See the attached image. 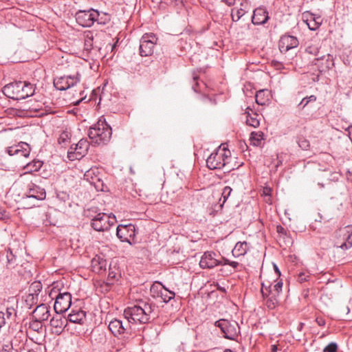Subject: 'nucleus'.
<instances>
[{"label": "nucleus", "instance_id": "nucleus-29", "mask_svg": "<svg viewBox=\"0 0 352 352\" xmlns=\"http://www.w3.org/2000/svg\"><path fill=\"white\" fill-rule=\"evenodd\" d=\"M256 102L261 106L267 104L270 100L267 90L261 89L256 92L255 96Z\"/></svg>", "mask_w": 352, "mask_h": 352}, {"label": "nucleus", "instance_id": "nucleus-51", "mask_svg": "<svg viewBox=\"0 0 352 352\" xmlns=\"http://www.w3.org/2000/svg\"><path fill=\"white\" fill-rule=\"evenodd\" d=\"M9 217L8 213L4 210L0 208V219L4 220Z\"/></svg>", "mask_w": 352, "mask_h": 352}, {"label": "nucleus", "instance_id": "nucleus-41", "mask_svg": "<svg viewBox=\"0 0 352 352\" xmlns=\"http://www.w3.org/2000/svg\"><path fill=\"white\" fill-rule=\"evenodd\" d=\"M42 320H38L35 318L30 322V329L34 331L38 332L42 329Z\"/></svg>", "mask_w": 352, "mask_h": 352}, {"label": "nucleus", "instance_id": "nucleus-13", "mask_svg": "<svg viewBox=\"0 0 352 352\" xmlns=\"http://www.w3.org/2000/svg\"><path fill=\"white\" fill-rule=\"evenodd\" d=\"M72 305V295L69 292L59 293L56 296L54 305V311L57 314L65 313Z\"/></svg>", "mask_w": 352, "mask_h": 352}, {"label": "nucleus", "instance_id": "nucleus-30", "mask_svg": "<svg viewBox=\"0 0 352 352\" xmlns=\"http://www.w3.org/2000/svg\"><path fill=\"white\" fill-rule=\"evenodd\" d=\"M91 339L96 343L104 344L106 342V333L104 331L96 329L91 333Z\"/></svg>", "mask_w": 352, "mask_h": 352}, {"label": "nucleus", "instance_id": "nucleus-28", "mask_svg": "<svg viewBox=\"0 0 352 352\" xmlns=\"http://www.w3.org/2000/svg\"><path fill=\"white\" fill-rule=\"evenodd\" d=\"M86 316L85 312L82 310L72 311L68 315V320L73 323L81 324Z\"/></svg>", "mask_w": 352, "mask_h": 352}, {"label": "nucleus", "instance_id": "nucleus-45", "mask_svg": "<svg viewBox=\"0 0 352 352\" xmlns=\"http://www.w3.org/2000/svg\"><path fill=\"white\" fill-rule=\"evenodd\" d=\"M118 274L116 272L112 271L109 267V271L107 276L108 284L111 285L118 278Z\"/></svg>", "mask_w": 352, "mask_h": 352}, {"label": "nucleus", "instance_id": "nucleus-52", "mask_svg": "<svg viewBox=\"0 0 352 352\" xmlns=\"http://www.w3.org/2000/svg\"><path fill=\"white\" fill-rule=\"evenodd\" d=\"M12 346L10 344H6L0 349V352H12Z\"/></svg>", "mask_w": 352, "mask_h": 352}, {"label": "nucleus", "instance_id": "nucleus-12", "mask_svg": "<svg viewBox=\"0 0 352 352\" xmlns=\"http://www.w3.org/2000/svg\"><path fill=\"white\" fill-rule=\"evenodd\" d=\"M338 234L336 245L344 250L350 249L352 247V225L340 229Z\"/></svg>", "mask_w": 352, "mask_h": 352}, {"label": "nucleus", "instance_id": "nucleus-8", "mask_svg": "<svg viewBox=\"0 0 352 352\" xmlns=\"http://www.w3.org/2000/svg\"><path fill=\"white\" fill-rule=\"evenodd\" d=\"M136 235L135 226L132 223L126 225H118L116 228V236L122 242H126L130 245L135 243L134 239Z\"/></svg>", "mask_w": 352, "mask_h": 352}, {"label": "nucleus", "instance_id": "nucleus-17", "mask_svg": "<svg viewBox=\"0 0 352 352\" xmlns=\"http://www.w3.org/2000/svg\"><path fill=\"white\" fill-rule=\"evenodd\" d=\"M298 40L296 37L290 35H283L278 42V48L282 53H285L289 50L298 45Z\"/></svg>", "mask_w": 352, "mask_h": 352}, {"label": "nucleus", "instance_id": "nucleus-38", "mask_svg": "<svg viewBox=\"0 0 352 352\" xmlns=\"http://www.w3.org/2000/svg\"><path fill=\"white\" fill-rule=\"evenodd\" d=\"M311 19L314 21V25L311 23H307V26L311 30H317L322 23V19L320 16L315 17L314 14H311Z\"/></svg>", "mask_w": 352, "mask_h": 352}, {"label": "nucleus", "instance_id": "nucleus-9", "mask_svg": "<svg viewBox=\"0 0 352 352\" xmlns=\"http://www.w3.org/2000/svg\"><path fill=\"white\" fill-rule=\"evenodd\" d=\"M98 16V11L91 8L88 10H78L76 14V22L84 28L91 27L96 21L95 17Z\"/></svg>", "mask_w": 352, "mask_h": 352}, {"label": "nucleus", "instance_id": "nucleus-2", "mask_svg": "<svg viewBox=\"0 0 352 352\" xmlns=\"http://www.w3.org/2000/svg\"><path fill=\"white\" fill-rule=\"evenodd\" d=\"M155 309V305L151 303L142 302V305H135L127 307L124 311V320L131 324H147L150 322L151 315Z\"/></svg>", "mask_w": 352, "mask_h": 352}, {"label": "nucleus", "instance_id": "nucleus-26", "mask_svg": "<svg viewBox=\"0 0 352 352\" xmlns=\"http://www.w3.org/2000/svg\"><path fill=\"white\" fill-rule=\"evenodd\" d=\"M240 6V8H234L232 9L231 16L233 21H238L246 13L245 9L248 6V1L244 0Z\"/></svg>", "mask_w": 352, "mask_h": 352}, {"label": "nucleus", "instance_id": "nucleus-21", "mask_svg": "<svg viewBox=\"0 0 352 352\" xmlns=\"http://www.w3.org/2000/svg\"><path fill=\"white\" fill-rule=\"evenodd\" d=\"M269 19L268 12L264 8H258L254 10L252 22L254 25L265 23Z\"/></svg>", "mask_w": 352, "mask_h": 352}, {"label": "nucleus", "instance_id": "nucleus-54", "mask_svg": "<svg viewBox=\"0 0 352 352\" xmlns=\"http://www.w3.org/2000/svg\"><path fill=\"white\" fill-rule=\"evenodd\" d=\"M272 65L278 69H280L283 67V64L277 60H273Z\"/></svg>", "mask_w": 352, "mask_h": 352}, {"label": "nucleus", "instance_id": "nucleus-20", "mask_svg": "<svg viewBox=\"0 0 352 352\" xmlns=\"http://www.w3.org/2000/svg\"><path fill=\"white\" fill-rule=\"evenodd\" d=\"M25 195L27 198H34L37 200H43L45 198L46 192L44 188L34 184H31L28 186V189Z\"/></svg>", "mask_w": 352, "mask_h": 352}, {"label": "nucleus", "instance_id": "nucleus-60", "mask_svg": "<svg viewBox=\"0 0 352 352\" xmlns=\"http://www.w3.org/2000/svg\"><path fill=\"white\" fill-rule=\"evenodd\" d=\"M221 262H222V264L221 265H228L230 264V261H229L228 259L226 258H222L221 260H220Z\"/></svg>", "mask_w": 352, "mask_h": 352}, {"label": "nucleus", "instance_id": "nucleus-10", "mask_svg": "<svg viewBox=\"0 0 352 352\" xmlns=\"http://www.w3.org/2000/svg\"><path fill=\"white\" fill-rule=\"evenodd\" d=\"M261 294L263 298L265 300V305L269 309H275L279 302L277 299V295L276 294L272 293V283L269 281H264L261 284Z\"/></svg>", "mask_w": 352, "mask_h": 352}, {"label": "nucleus", "instance_id": "nucleus-34", "mask_svg": "<svg viewBox=\"0 0 352 352\" xmlns=\"http://www.w3.org/2000/svg\"><path fill=\"white\" fill-rule=\"evenodd\" d=\"M264 139V133L261 131H254L251 133L250 141L254 146H259Z\"/></svg>", "mask_w": 352, "mask_h": 352}, {"label": "nucleus", "instance_id": "nucleus-36", "mask_svg": "<svg viewBox=\"0 0 352 352\" xmlns=\"http://www.w3.org/2000/svg\"><path fill=\"white\" fill-rule=\"evenodd\" d=\"M96 21L98 24L105 25L111 21V16L109 14L105 12L100 13L98 12V16L95 17Z\"/></svg>", "mask_w": 352, "mask_h": 352}, {"label": "nucleus", "instance_id": "nucleus-25", "mask_svg": "<svg viewBox=\"0 0 352 352\" xmlns=\"http://www.w3.org/2000/svg\"><path fill=\"white\" fill-rule=\"evenodd\" d=\"M67 322V320L64 318H63L59 314L54 316L51 320H50V325L53 328L56 329V333L57 334H60L63 329L64 326L65 325V323Z\"/></svg>", "mask_w": 352, "mask_h": 352}, {"label": "nucleus", "instance_id": "nucleus-24", "mask_svg": "<svg viewBox=\"0 0 352 352\" xmlns=\"http://www.w3.org/2000/svg\"><path fill=\"white\" fill-rule=\"evenodd\" d=\"M107 262L100 256H96L91 260L92 270L97 274H102L106 271Z\"/></svg>", "mask_w": 352, "mask_h": 352}, {"label": "nucleus", "instance_id": "nucleus-62", "mask_svg": "<svg viewBox=\"0 0 352 352\" xmlns=\"http://www.w3.org/2000/svg\"><path fill=\"white\" fill-rule=\"evenodd\" d=\"M304 326H305V324L303 322L298 323V324L297 326V330L299 331H301L302 329H303Z\"/></svg>", "mask_w": 352, "mask_h": 352}, {"label": "nucleus", "instance_id": "nucleus-44", "mask_svg": "<svg viewBox=\"0 0 352 352\" xmlns=\"http://www.w3.org/2000/svg\"><path fill=\"white\" fill-rule=\"evenodd\" d=\"M42 289V285L41 283V282H34L31 284L30 287V291H32L34 292L33 294H34L35 296H37L38 295V293L41 291Z\"/></svg>", "mask_w": 352, "mask_h": 352}, {"label": "nucleus", "instance_id": "nucleus-4", "mask_svg": "<svg viewBox=\"0 0 352 352\" xmlns=\"http://www.w3.org/2000/svg\"><path fill=\"white\" fill-rule=\"evenodd\" d=\"M112 130L105 119L100 118L89 130V138L97 145L106 144L111 139Z\"/></svg>", "mask_w": 352, "mask_h": 352}, {"label": "nucleus", "instance_id": "nucleus-55", "mask_svg": "<svg viewBox=\"0 0 352 352\" xmlns=\"http://www.w3.org/2000/svg\"><path fill=\"white\" fill-rule=\"evenodd\" d=\"M194 81L195 82V85L192 86V89L193 90L195 91V92H198L199 91V90L198 89L197 87L199 86V83L197 82V79L198 78L197 77H194Z\"/></svg>", "mask_w": 352, "mask_h": 352}, {"label": "nucleus", "instance_id": "nucleus-18", "mask_svg": "<svg viewBox=\"0 0 352 352\" xmlns=\"http://www.w3.org/2000/svg\"><path fill=\"white\" fill-rule=\"evenodd\" d=\"M314 64L318 67L320 72H325L334 66L333 56L327 54L322 57L315 58Z\"/></svg>", "mask_w": 352, "mask_h": 352}, {"label": "nucleus", "instance_id": "nucleus-50", "mask_svg": "<svg viewBox=\"0 0 352 352\" xmlns=\"http://www.w3.org/2000/svg\"><path fill=\"white\" fill-rule=\"evenodd\" d=\"M306 52L311 54L317 55L318 52V48L317 46L315 45H309L307 47Z\"/></svg>", "mask_w": 352, "mask_h": 352}, {"label": "nucleus", "instance_id": "nucleus-61", "mask_svg": "<svg viewBox=\"0 0 352 352\" xmlns=\"http://www.w3.org/2000/svg\"><path fill=\"white\" fill-rule=\"evenodd\" d=\"M274 268L275 272L276 273V276H280V272L278 266L276 264H274Z\"/></svg>", "mask_w": 352, "mask_h": 352}, {"label": "nucleus", "instance_id": "nucleus-1", "mask_svg": "<svg viewBox=\"0 0 352 352\" xmlns=\"http://www.w3.org/2000/svg\"><path fill=\"white\" fill-rule=\"evenodd\" d=\"M232 160L230 150L219 146L208 157L206 165L210 170L224 168L226 172H230L236 168Z\"/></svg>", "mask_w": 352, "mask_h": 352}, {"label": "nucleus", "instance_id": "nucleus-16", "mask_svg": "<svg viewBox=\"0 0 352 352\" xmlns=\"http://www.w3.org/2000/svg\"><path fill=\"white\" fill-rule=\"evenodd\" d=\"M89 148V142L87 140L81 139L74 147L72 146L70 151H68V157L70 160H74L75 159H79L84 156Z\"/></svg>", "mask_w": 352, "mask_h": 352}, {"label": "nucleus", "instance_id": "nucleus-27", "mask_svg": "<svg viewBox=\"0 0 352 352\" xmlns=\"http://www.w3.org/2000/svg\"><path fill=\"white\" fill-rule=\"evenodd\" d=\"M249 249L248 243L246 241H239L236 243L232 250V254L234 257H239L245 255Z\"/></svg>", "mask_w": 352, "mask_h": 352}, {"label": "nucleus", "instance_id": "nucleus-22", "mask_svg": "<svg viewBox=\"0 0 352 352\" xmlns=\"http://www.w3.org/2000/svg\"><path fill=\"white\" fill-rule=\"evenodd\" d=\"M50 307L45 304L38 305L33 311V318L45 321L50 317Z\"/></svg>", "mask_w": 352, "mask_h": 352}, {"label": "nucleus", "instance_id": "nucleus-7", "mask_svg": "<svg viewBox=\"0 0 352 352\" xmlns=\"http://www.w3.org/2000/svg\"><path fill=\"white\" fill-rule=\"evenodd\" d=\"M157 38L153 33L144 34L140 41V54L142 56H148L153 54Z\"/></svg>", "mask_w": 352, "mask_h": 352}, {"label": "nucleus", "instance_id": "nucleus-11", "mask_svg": "<svg viewBox=\"0 0 352 352\" xmlns=\"http://www.w3.org/2000/svg\"><path fill=\"white\" fill-rule=\"evenodd\" d=\"M109 331L114 336H120L124 334L130 335L131 333V325L127 320L114 319L111 320L108 326Z\"/></svg>", "mask_w": 352, "mask_h": 352}, {"label": "nucleus", "instance_id": "nucleus-6", "mask_svg": "<svg viewBox=\"0 0 352 352\" xmlns=\"http://www.w3.org/2000/svg\"><path fill=\"white\" fill-rule=\"evenodd\" d=\"M214 325L220 328L226 339L234 340L240 333V327L235 320L220 319L215 322Z\"/></svg>", "mask_w": 352, "mask_h": 352}, {"label": "nucleus", "instance_id": "nucleus-58", "mask_svg": "<svg viewBox=\"0 0 352 352\" xmlns=\"http://www.w3.org/2000/svg\"><path fill=\"white\" fill-rule=\"evenodd\" d=\"M228 6H233L235 3V0H222Z\"/></svg>", "mask_w": 352, "mask_h": 352}, {"label": "nucleus", "instance_id": "nucleus-57", "mask_svg": "<svg viewBox=\"0 0 352 352\" xmlns=\"http://www.w3.org/2000/svg\"><path fill=\"white\" fill-rule=\"evenodd\" d=\"M276 230L278 233H281V234H285L286 233V231L285 230V228L281 226H278L276 227Z\"/></svg>", "mask_w": 352, "mask_h": 352}, {"label": "nucleus", "instance_id": "nucleus-35", "mask_svg": "<svg viewBox=\"0 0 352 352\" xmlns=\"http://www.w3.org/2000/svg\"><path fill=\"white\" fill-rule=\"evenodd\" d=\"M6 258H7L6 267L8 269L14 268L16 265V256L13 254L12 251L10 248L7 250Z\"/></svg>", "mask_w": 352, "mask_h": 352}, {"label": "nucleus", "instance_id": "nucleus-19", "mask_svg": "<svg viewBox=\"0 0 352 352\" xmlns=\"http://www.w3.org/2000/svg\"><path fill=\"white\" fill-rule=\"evenodd\" d=\"M30 145L25 142H20L17 144L9 146L7 148V153L9 155H20L25 157L30 155Z\"/></svg>", "mask_w": 352, "mask_h": 352}, {"label": "nucleus", "instance_id": "nucleus-32", "mask_svg": "<svg viewBox=\"0 0 352 352\" xmlns=\"http://www.w3.org/2000/svg\"><path fill=\"white\" fill-rule=\"evenodd\" d=\"M166 287L160 281L154 282L150 288V292L153 298H159L160 293Z\"/></svg>", "mask_w": 352, "mask_h": 352}, {"label": "nucleus", "instance_id": "nucleus-40", "mask_svg": "<svg viewBox=\"0 0 352 352\" xmlns=\"http://www.w3.org/2000/svg\"><path fill=\"white\" fill-rule=\"evenodd\" d=\"M38 300V296H35L33 294H29L25 300L26 306L31 309L32 305L35 303H36V301Z\"/></svg>", "mask_w": 352, "mask_h": 352}, {"label": "nucleus", "instance_id": "nucleus-23", "mask_svg": "<svg viewBox=\"0 0 352 352\" xmlns=\"http://www.w3.org/2000/svg\"><path fill=\"white\" fill-rule=\"evenodd\" d=\"M246 114V124L249 126H251L254 128H257L260 125V116L254 112L252 109L248 107L245 109Z\"/></svg>", "mask_w": 352, "mask_h": 352}, {"label": "nucleus", "instance_id": "nucleus-63", "mask_svg": "<svg viewBox=\"0 0 352 352\" xmlns=\"http://www.w3.org/2000/svg\"><path fill=\"white\" fill-rule=\"evenodd\" d=\"M278 351V348L276 346V345H272V347H271V352H277Z\"/></svg>", "mask_w": 352, "mask_h": 352}, {"label": "nucleus", "instance_id": "nucleus-42", "mask_svg": "<svg viewBox=\"0 0 352 352\" xmlns=\"http://www.w3.org/2000/svg\"><path fill=\"white\" fill-rule=\"evenodd\" d=\"M232 190V188L230 186H226L223 189V192H222V194H221V197L219 199V201H221L223 199L222 204H221V207H222V206L224 204V203L228 199V197H230V195L231 194Z\"/></svg>", "mask_w": 352, "mask_h": 352}, {"label": "nucleus", "instance_id": "nucleus-5", "mask_svg": "<svg viewBox=\"0 0 352 352\" xmlns=\"http://www.w3.org/2000/svg\"><path fill=\"white\" fill-rule=\"evenodd\" d=\"M91 220V226L94 230L98 232H104L114 225L116 216L113 214L107 215L104 212L97 213L96 215L88 214Z\"/></svg>", "mask_w": 352, "mask_h": 352}, {"label": "nucleus", "instance_id": "nucleus-48", "mask_svg": "<svg viewBox=\"0 0 352 352\" xmlns=\"http://www.w3.org/2000/svg\"><path fill=\"white\" fill-rule=\"evenodd\" d=\"M338 350V345L335 342L329 343L323 349V352H336Z\"/></svg>", "mask_w": 352, "mask_h": 352}, {"label": "nucleus", "instance_id": "nucleus-64", "mask_svg": "<svg viewBox=\"0 0 352 352\" xmlns=\"http://www.w3.org/2000/svg\"><path fill=\"white\" fill-rule=\"evenodd\" d=\"M217 289L222 292H226V290L224 287L220 286L219 284H217Z\"/></svg>", "mask_w": 352, "mask_h": 352}, {"label": "nucleus", "instance_id": "nucleus-46", "mask_svg": "<svg viewBox=\"0 0 352 352\" xmlns=\"http://www.w3.org/2000/svg\"><path fill=\"white\" fill-rule=\"evenodd\" d=\"M310 278V274L308 272H302L298 274V281L300 283H302L305 281H309Z\"/></svg>", "mask_w": 352, "mask_h": 352}, {"label": "nucleus", "instance_id": "nucleus-56", "mask_svg": "<svg viewBox=\"0 0 352 352\" xmlns=\"http://www.w3.org/2000/svg\"><path fill=\"white\" fill-rule=\"evenodd\" d=\"M283 164V160H282V155H277V164H276V167H278L279 166L282 165Z\"/></svg>", "mask_w": 352, "mask_h": 352}, {"label": "nucleus", "instance_id": "nucleus-3", "mask_svg": "<svg viewBox=\"0 0 352 352\" xmlns=\"http://www.w3.org/2000/svg\"><path fill=\"white\" fill-rule=\"evenodd\" d=\"M35 91L34 85L26 81H15L5 85L3 94L13 100H22L32 96Z\"/></svg>", "mask_w": 352, "mask_h": 352}, {"label": "nucleus", "instance_id": "nucleus-39", "mask_svg": "<svg viewBox=\"0 0 352 352\" xmlns=\"http://www.w3.org/2000/svg\"><path fill=\"white\" fill-rule=\"evenodd\" d=\"M316 100V96L314 95H311L309 96L305 97L302 99L300 102L298 104V107L301 109H303L309 102H315Z\"/></svg>", "mask_w": 352, "mask_h": 352}, {"label": "nucleus", "instance_id": "nucleus-31", "mask_svg": "<svg viewBox=\"0 0 352 352\" xmlns=\"http://www.w3.org/2000/svg\"><path fill=\"white\" fill-rule=\"evenodd\" d=\"M43 162L38 160H34L24 166L26 173L38 171L42 167Z\"/></svg>", "mask_w": 352, "mask_h": 352}, {"label": "nucleus", "instance_id": "nucleus-53", "mask_svg": "<svg viewBox=\"0 0 352 352\" xmlns=\"http://www.w3.org/2000/svg\"><path fill=\"white\" fill-rule=\"evenodd\" d=\"M316 322L319 326H324L325 325V320L323 318L318 317L316 319Z\"/></svg>", "mask_w": 352, "mask_h": 352}, {"label": "nucleus", "instance_id": "nucleus-59", "mask_svg": "<svg viewBox=\"0 0 352 352\" xmlns=\"http://www.w3.org/2000/svg\"><path fill=\"white\" fill-rule=\"evenodd\" d=\"M229 265L232 267L234 269H236L239 265V263L236 261H230Z\"/></svg>", "mask_w": 352, "mask_h": 352}, {"label": "nucleus", "instance_id": "nucleus-14", "mask_svg": "<svg viewBox=\"0 0 352 352\" xmlns=\"http://www.w3.org/2000/svg\"><path fill=\"white\" fill-rule=\"evenodd\" d=\"M80 82L78 75L61 76L54 80V87L60 91H65Z\"/></svg>", "mask_w": 352, "mask_h": 352}, {"label": "nucleus", "instance_id": "nucleus-47", "mask_svg": "<svg viewBox=\"0 0 352 352\" xmlns=\"http://www.w3.org/2000/svg\"><path fill=\"white\" fill-rule=\"evenodd\" d=\"M298 144L302 150H307L310 146L309 142L303 138L298 140Z\"/></svg>", "mask_w": 352, "mask_h": 352}, {"label": "nucleus", "instance_id": "nucleus-37", "mask_svg": "<svg viewBox=\"0 0 352 352\" xmlns=\"http://www.w3.org/2000/svg\"><path fill=\"white\" fill-rule=\"evenodd\" d=\"M4 317H6L8 322L14 320L16 316V311L13 307H7L6 311H3Z\"/></svg>", "mask_w": 352, "mask_h": 352}, {"label": "nucleus", "instance_id": "nucleus-33", "mask_svg": "<svg viewBox=\"0 0 352 352\" xmlns=\"http://www.w3.org/2000/svg\"><path fill=\"white\" fill-rule=\"evenodd\" d=\"M175 296V293L173 291L168 289L166 287L160 293L159 298L165 303H168Z\"/></svg>", "mask_w": 352, "mask_h": 352}, {"label": "nucleus", "instance_id": "nucleus-43", "mask_svg": "<svg viewBox=\"0 0 352 352\" xmlns=\"http://www.w3.org/2000/svg\"><path fill=\"white\" fill-rule=\"evenodd\" d=\"M275 284L273 286V289H272V293L276 294V295L278 296L279 294L282 292L283 288V281L282 280H276Z\"/></svg>", "mask_w": 352, "mask_h": 352}, {"label": "nucleus", "instance_id": "nucleus-15", "mask_svg": "<svg viewBox=\"0 0 352 352\" xmlns=\"http://www.w3.org/2000/svg\"><path fill=\"white\" fill-rule=\"evenodd\" d=\"M222 262L217 258V254L212 251H207L201 256L199 266L201 269H212Z\"/></svg>", "mask_w": 352, "mask_h": 352}, {"label": "nucleus", "instance_id": "nucleus-49", "mask_svg": "<svg viewBox=\"0 0 352 352\" xmlns=\"http://www.w3.org/2000/svg\"><path fill=\"white\" fill-rule=\"evenodd\" d=\"M69 138V135L67 132H66V131L63 132L58 138V143L63 144V143L66 142L68 140Z\"/></svg>", "mask_w": 352, "mask_h": 352}]
</instances>
